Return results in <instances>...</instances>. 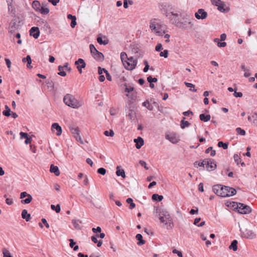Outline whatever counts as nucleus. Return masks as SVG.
<instances>
[{
  "label": "nucleus",
  "instance_id": "4d7b16f0",
  "mask_svg": "<svg viewBox=\"0 0 257 257\" xmlns=\"http://www.w3.org/2000/svg\"><path fill=\"white\" fill-rule=\"evenodd\" d=\"M124 86L126 87L124 90L125 92H126L129 93L130 92L133 91L134 89V88L133 87L131 86L130 87H127V85L126 84L124 85Z\"/></svg>",
  "mask_w": 257,
  "mask_h": 257
},
{
  "label": "nucleus",
  "instance_id": "603ef678",
  "mask_svg": "<svg viewBox=\"0 0 257 257\" xmlns=\"http://www.w3.org/2000/svg\"><path fill=\"white\" fill-rule=\"evenodd\" d=\"M210 1L213 5L216 7H218V6L222 2L221 0H210Z\"/></svg>",
  "mask_w": 257,
  "mask_h": 257
},
{
  "label": "nucleus",
  "instance_id": "f704fd0d",
  "mask_svg": "<svg viewBox=\"0 0 257 257\" xmlns=\"http://www.w3.org/2000/svg\"><path fill=\"white\" fill-rule=\"evenodd\" d=\"M127 116L130 120H134L135 118V112L133 110H130Z\"/></svg>",
  "mask_w": 257,
  "mask_h": 257
},
{
  "label": "nucleus",
  "instance_id": "69168bd1",
  "mask_svg": "<svg viewBox=\"0 0 257 257\" xmlns=\"http://www.w3.org/2000/svg\"><path fill=\"white\" fill-rule=\"evenodd\" d=\"M256 116L257 114L256 112H255L252 116H248V120L249 121H251L252 119H255L256 118Z\"/></svg>",
  "mask_w": 257,
  "mask_h": 257
},
{
  "label": "nucleus",
  "instance_id": "473e14b6",
  "mask_svg": "<svg viewBox=\"0 0 257 257\" xmlns=\"http://www.w3.org/2000/svg\"><path fill=\"white\" fill-rule=\"evenodd\" d=\"M152 198L153 200L161 201L163 199V196L157 194H154L152 195Z\"/></svg>",
  "mask_w": 257,
  "mask_h": 257
},
{
  "label": "nucleus",
  "instance_id": "774afa93",
  "mask_svg": "<svg viewBox=\"0 0 257 257\" xmlns=\"http://www.w3.org/2000/svg\"><path fill=\"white\" fill-rule=\"evenodd\" d=\"M20 135L21 139H23L24 138L26 139V138H27L28 137V134H27L26 133L21 132L20 133Z\"/></svg>",
  "mask_w": 257,
  "mask_h": 257
},
{
  "label": "nucleus",
  "instance_id": "338daca9",
  "mask_svg": "<svg viewBox=\"0 0 257 257\" xmlns=\"http://www.w3.org/2000/svg\"><path fill=\"white\" fill-rule=\"evenodd\" d=\"M63 67H64V69L68 71H70L71 70V68L69 66V64L68 63H65Z\"/></svg>",
  "mask_w": 257,
  "mask_h": 257
},
{
  "label": "nucleus",
  "instance_id": "f3484780",
  "mask_svg": "<svg viewBox=\"0 0 257 257\" xmlns=\"http://www.w3.org/2000/svg\"><path fill=\"white\" fill-rule=\"evenodd\" d=\"M52 131L54 132L55 130L57 131L56 135L58 136H59L62 134V128L59 125V124L57 123H54L52 125L51 127Z\"/></svg>",
  "mask_w": 257,
  "mask_h": 257
},
{
  "label": "nucleus",
  "instance_id": "8fccbe9b",
  "mask_svg": "<svg viewBox=\"0 0 257 257\" xmlns=\"http://www.w3.org/2000/svg\"><path fill=\"white\" fill-rule=\"evenodd\" d=\"M3 254L4 257H13L12 255H11L9 251L6 250V249L3 250Z\"/></svg>",
  "mask_w": 257,
  "mask_h": 257
},
{
  "label": "nucleus",
  "instance_id": "a18cd8bd",
  "mask_svg": "<svg viewBox=\"0 0 257 257\" xmlns=\"http://www.w3.org/2000/svg\"><path fill=\"white\" fill-rule=\"evenodd\" d=\"M104 135L106 136H110V137H113L114 135V133L112 130L108 131H105L104 132Z\"/></svg>",
  "mask_w": 257,
  "mask_h": 257
},
{
  "label": "nucleus",
  "instance_id": "c85d7f7f",
  "mask_svg": "<svg viewBox=\"0 0 257 257\" xmlns=\"http://www.w3.org/2000/svg\"><path fill=\"white\" fill-rule=\"evenodd\" d=\"M136 239L139 241L138 242L139 245H142L145 243V241L143 239V236L141 234H137L136 236Z\"/></svg>",
  "mask_w": 257,
  "mask_h": 257
},
{
  "label": "nucleus",
  "instance_id": "5701e85b",
  "mask_svg": "<svg viewBox=\"0 0 257 257\" xmlns=\"http://www.w3.org/2000/svg\"><path fill=\"white\" fill-rule=\"evenodd\" d=\"M50 172L55 174L56 176H59L60 175V171L57 166H54L52 164L50 166Z\"/></svg>",
  "mask_w": 257,
  "mask_h": 257
},
{
  "label": "nucleus",
  "instance_id": "f257e3e1",
  "mask_svg": "<svg viewBox=\"0 0 257 257\" xmlns=\"http://www.w3.org/2000/svg\"><path fill=\"white\" fill-rule=\"evenodd\" d=\"M150 28L157 36H163L165 33L164 25L158 19H154L150 21Z\"/></svg>",
  "mask_w": 257,
  "mask_h": 257
},
{
  "label": "nucleus",
  "instance_id": "ea45409f",
  "mask_svg": "<svg viewBox=\"0 0 257 257\" xmlns=\"http://www.w3.org/2000/svg\"><path fill=\"white\" fill-rule=\"evenodd\" d=\"M51 208L53 210H55L56 213H59L60 212L61 208L59 204H57L56 206L54 205H51Z\"/></svg>",
  "mask_w": 257,
  "mask_h": 257
},
{
  "label": "nucleus",
  "instance_id": "9d476101",
  "mask_svg": "<svg viewBox=\"0 0 257 257\" xmlns=\"http://www.w3.org/2000/svg\"><path fill=\"white\" fill-rule=\"evenodd\" d=\"M236 209L240 214H245L251 212V208L248 206L241 203L237 204Z\"/></svg>",
  "mask_w": 257,
  "mask_h": 257
},
{
  "label": "nucleus",
  "instance_id": "0e129e2a",
  "mask_svg": "<svg viewBox=\"0 0 257 257\" xmlns=\"http://www.w3.org/2000/svg\"><path fill=\"white\" fill-rule=\"evenodd\" d=\"M163 49V47H162V44H158L156 46V48H155V50L157 52H159L161 50H162Z\"/></svg>",
  "mask_w": 257,
  "mask_h": 257
},
{
  "label": "nucleus",
  "instance_id": "49530a36",
  "mask_svg": "<svg viewBox=\"0 0 257 257\" xmlns=\"http://www.w3.org/2000/svg\"><path fill=\"white\" fill-rule=\"evenodd\" d=\"M205 162H204V160L202 161L201 162H199L197 161H196L194 163V165L195 167H197L198 166L200 167H204L205 166Z\"/></svg>",
  "mask_w": 257,
  "mask_h": 257
},
{
  "label": "nucleus",
  "instance_id": "a19ab883",
  "mask_svg": "<svg viewBox=\"0 0 257 257\" xmlns=\"http://www.w3.org/2000/svg\"><path fill=\"white\" fill-rule=\"evenodd\" d=\"M190 125V123L188 121H185L184 120H182L181 121V127L182 128H184L186 127L189 126Z\"/></svg>",
  "mask_w": 257,
  "mask_h": 257
},
{
  "label": "nucleus",
  "instance_id": "39448f33",
  "mask_svg": "<svg viewBox=\"0 0 257 257\" xmlns=\"http://www.w3.org/2000/svg\"><path fill=\"white\" fill-rule=\"evenodd\" d=\"M169 6H168L166 4H162L160 6V9L162 12V13L166 16V17L169 19L172 20L173 19V16L177 17L179 16L178 13H175L173 12H170L169 10Z\"/></svg>",
  "mask_w": 257,
  "mask_h": 257
},
{
  "label": "nucleus",
  "instance_id": "20e7f679",
  "mask_svg": "<svg viewBox=\"0 0 257 257\" xmlns=\"http://www.w3.org/2000/svg\"><path fill=\"white\" fill-rule=\"evenodd\" d=\"M159 219L161 222L165 225L167 229L172 228L173 227L172 219L169 213L167 211H163L160 214Z\"/></svg>",
  "mask_w": 257,
  "mask_h": 257
},
{
  "label": "nucleus",
  "instance_id": "c03bdc74",
  "mask_svg": "<svg viewBox=\"0 0 257 257\" xmlns=\"http://www.w3.org/2000/svg\"><path fill=\"white\" fill-rule=\"evenodd\" d=\"M218 146L219 147H222L223 149H227L228 148V144L227 143H224L222 142H219L218 143Z\"/></svg>",
  "mask_w": 257,
  "mask_h": 257
},
{
  "label": "nucleus",
  "instance_id": "052dcab7",
  "mask_svg": "<svg viewBox=\"0 0 257 257\" xmlns=\"http://www.w3.org/2000/svg\"><path fill=\"white\" fill-rule=\"evenodd\" d=\"M139 163L141 166H144L146 170H149V168L147 166L146 162L143 160H140Z\"/></svg>",
  "mask_w": 257,
  "mask_h": 257
},
{
  "label": "nucleus",
  "instance_id": "1a4fd4ad",
  "mask_svg": "<svg viewBox=\"0 0 257 257\" xmlns=\"http://www.w3.org/2000/svg\"><path fill=\"white\" fill-rule=\"evenodd\" d=\"M240 231H241V236L242 237L252 239L256 237L255 234L251 230L245 229L244 230H241L240 229Z\"/></svg>",
  "mask_w": 257,
  "mask_h": 257
},
{
  "label": "nucleus",
  "instance_id": "b1692460",
  "mask_svg": "<svg viewBox=\"0 0 257 257\" xmlns=\"http://www.w3.org/2000/svg\"><path fill=\"white\" fill-rule=\"evenodd\" d=\"M74 227L77 229H80L81 226L80 224L82 223L81 221L79 219H73L72 221Z\"/></svg>",
  "mask_w": 257,
  "mask_h": 257
},
{
  "label": "nucleus",
  "instance_id": "58836bf2",
  "mask_svg": "<svg viewBox=\"0 0 257 257\" xmlns=\"http://www.w3.org/2000/svg\"><path fill=\"white\" fill-rule=\"evenodd\" d=\"M214 41L217 43V46L219 47H224L226 46V43L225 42H220L218 38L214 39Z\"/></svg>",
  "mask_w": 257,
  "mask_h": 257
},
{
  "label": "nucleus",
  "instance_id": "c756f323",
  "mask_svg": "<svg viewBox=\"0 0 257 257\" xmlns=\"http://www.w3.org/2000/svg\"><path fill=\"white\" fill-rule=\"evenodd\" d=\"M237 241L236 240H233L231 244L229 246L230 249H232L233 251H236L237 249Z\"/></svg>",
  "mask_w": 257,
  "mask_h": 257
},
{
  "label": "nucleus",
  "instance_id": "3c124183",
  "mask_svg": "<svg viewBox=\"0 0 257 257\" xmlns=\"http://www.w3.org/2000/svg\"><path fill=\"white\" fill-rule=\"evenodd\" d=\"M160 56L161 57H164L165 58H167L168 56V51L167 50H164L163 52H161L160 53Z\"/></svg>",
  "mask_w": 257,
  "mask_h": 257
},
{
  "label": "nucleus",
  "instance_id": "680f3d73",
  "mask_svg": "<svg viewBox=\"0 0 257 257\" xmlns=\"http://www.w3.org/2000/svg\"><path fill=\"white\" fill-rule=\"evenodd\" d=\"M174 253H176L178 255V256L179 257H182L183 256V254L182 253V252L176 249H174V250H173V251H172Z\"/></svg>",
  "mask_w": 257,
  "mask_h": 257
},
{
  "label": "nucleus",
  "instance_id": "c9c22d12",
  "mask_svg": "<svg viewBox=\"0 0 257 257\" xmlns=\"http://www.w3.org/2000/svg\"><path fill=\"white\" fill-rule=\"evenodd\" d=\"M127 58V56L126 53L123 52L120 53V59L123 63V65L125 64V62L126 61Z\"/></svg>",
  "mask_w": 257,
  "mask_h": 257
},
{
  "label": "nucleus",
  "instance_id": "72a5a7b5",
  "mask_svg": "<svg viewBox=\"0 0 257 257\" xmlns=\"http://www.w3.org/2000/svg\"><path fill=\"white\" fill-rule=\"evenodd\" d=\"M58 70H59V72L58 73V75L61 76H65L66 75V73L64 71V67L62 66H59Z\"/></svg>",
  "mask_w": 257,
  "mask_h": 257
},
{
  "label": "nucleus",
  "instance_id": "6ab92c4d",
  "mask_svg": "<svg viewBox=\"0 0 257 257\" xmlns=\"http://www.w3.org/2000/svg\"><path fill=\"white\" fill-rule=\"evenodd\" d=\"M134 142L136 143V147L138 149H140L144 144V140L140 137H139L137 139H135Z\"/></svg>",
  "mask_w": 257,
  "mask_h": 257
},
{
  "label": "nucleus",
  "instance_id": "09e8293b",
  "mask_svg": "<svg viewBox=\"0 0 257 257\" xmlns=\"http://www.w3.org/2000/svg\"><path fill=\"white\" fill-rule=\"evenodd\" d=\"M233 158H234V161L237 165H238L239 164V163L241 162V159H240V157L237 154H235L234 155Z\"/></svg>",
  "mask_w": 257,
  "mask_h": 257
},
{
  "label": "nucleus",
  "instance_id": "aec40b11",
  "mask_svg": "<svg viewBox=\"0 0 257 257\" xmlns=\"http://www.w3.org/2000/svg\"><path fill=\"white\" fill-rule=\"evenodd\" d=\"M97 41L99 44L104 45H106L109 43L108 40L105 36H104L103 38L102 37H98L97 38Z\"/></svg>",
  "mask_w": 257,
  "mask_h": 257
},
{
  "label": "nucleus",
  "instance_id": "412c9836",
  "mask_svg": "<svg viewBox=\"0 0 257 257\" xmlns=\"http://www.w3.org/2000/svg\"><path fill=\"white\" fill-rule=\"evenodd\" d=\"M75 64L79 67L80 68H84L86 66V63L83 59L79 58L75 62Z\"/></svg>",
  "mask_w": 257,
  "mask_h": 257
},
{
  "label": "nucleus",
  "instance_id": "dca6fc26",
  "mask_svg": "<svg viewBox=\"0 0 257 257\" xmlns=\"http://www.w3.org/2000/svg\"><path fill=\"white\" fill-rule=\"evenodd\" d=\"M165 138L173 144H177L179 141V139L175 134L166 135Z\"/></svg>",
  "mask_w": 257,
  "mask_h": 257
},
{
  "label": "nucleus",
  "instance_id": "5fc2aeb1",
  "mask_svg": "<svg viewBox=\"0 0 257 257\" xmlns=\"http://www.w3.org/2000/svg\"><path fill=\"white\" fill-rule=\"evenodd\" d=\"M143 106L146 107L148 109L151 110V105L148 101H146L143 103Z\"/></svg>",
  "mask_w": 257,
  "mask_h": 257
},
{
  "label": "nucleus",
  "instance_id": "bb28decb",
  "mask_svg": "<svg viewBox=\"0 0 257 257\" xmlns=\"http://www.w3.org/2000/svg\"><path fill=\"white\" fill-rule=\"evenodd\" d=\"M117 171L116 172V174L118 176H121L123 178H125V172L123 169H120L119 167L117 166Z\"/></svg>",
  "mask_w": 257,
  "mask_h": 257
},
{
  "label": "nucleus",
  "instance_id": "79ce46f5",
  "mask_svg": "<svg viewBox=\"0 0 257 257\" xmlns=\"http://www.w3.org/2000/svg\"><path fill=\"white\" fill-rule=\"evenodd\" d=\"M6 109L3 112V114L6 116H10L11 115L10 108L8 106H6Z\"/></svg>",
  "mask_w": 257,
  "mask_h": 257
},
{
  "label": "nucleus",
  "instance_id": "6e6552de",
  "mask_svg": "<svg viewBox=\"0 0 257 257\" xmlns=\"http://www.w3.org/2000/svg\"><path fill=\"white\" fill-rule=\"evenodd\" d=\"M89 48L94 58L98 61H101L103 59V55L102 53L98 51L93 44L89 45Z\"/></svg>",
  "mask_w": 257,
  "mask_h": 257
},
{
  "label": "nucleus",
  "instance_id": "de8ad7c7",
  "mask_svg": "<svg viewBox=\"0 0 257 257\" xmlns=\"http://www.w3.org/2000/svg\"><path fill=\"white\" fill-rule=\"evenodd\" d=\"M147 80L150 83L156 82L158 80L157 78L156 77L153 78L152 76H149L147 78Z\"/></svg>",
  "mask_w": 257,
  "mask_h": 257
},
{
  "label": "nucleus",
  "instance_id": "9b49d317",
  "mask_svg": "<svg viewBox=\"0 0 257 257\" xmlns=\"http://www.w3.org/2000/svg\"><path fill=\"white\" fill-rule=\"evenodd\" d=\"M204 162H205V166L206 170L208 171L214 170L216 168V165L215 161L211 159H207L204 160Z\"/></svg>",
  "mask_w": 257,
  "mask_h": 257
},
{
  "label": "nucleus",
  "instance_id": "0eeeda50",
  "mask_svg": "<svg viewBox=\"0 0 257 257\" xmlns=\"http://www.w3.org/2000/svg\"><path fill=\"white\" fill-rule=\"evenodd\" d=\"M236 191L233 188L228 186H223V191H222V197H228L236 194Z\"/></svg>",
  "mask_w": 257,
  "mask_h": 257
},
{
  "label": "nucleus",
  "instance_id": "4be33fe9",
  "mask_svg": "<svg viewBox=\"0 0 257 257\" xmlns=\"http://www.w3.org/2000/svg\"><path fill=\"white\" fill-rule=\"evenodd\" d=\"M22 61L24 63H27V66L28 68H32V66L31 65L32 63L31 58L30 55H27L26 57L23 58Z\"/></svg>",
  "mask_w": 257,
  "mask_h": 257
},
{
  "label": "nucleus",
  "instance_id": "ddd939ff",
  "mask_svg": "<svg viewBox=\"0 0 257 257\" xmlns=\"http://www.w3.org/2000/svg\"><path fill=\"white\" fill-rule=\"evenodd\" d=\"M207 16V13L203 9H199L197 12L195 13V17L198 20L205 19Z\"/></svg>",
  "mask_w": 257,
  "mask_h": 257
},
{
  "label": "nucleus",
  "instance_id": "37998d69",
  "mask_svg": "<svg viewBox=\"0 0 257 257\" xmlns=\"http://www.w3.org/2000/svg\"><path fill=\"white\" fill-rule=\"evenodd\" d=\"M235 131L238 134L241 136H244L245 135V131L244 130L241 129L240 127H237Z\"/></svg>",
  "mask_w": 257,
  "mask_h": 257
},
{
  "label": "nucleus",
  "instance_id": "f03ea898",
  "mask_svg": "<svg viewBox=\"0 0 257 257\" xmlns=\"http://www.w3.org/2000/svg\"><path fill=\"white\" fill-rule=\"evenodd\" d=\"M63 102L67 106L75 109L79 108L83 104L81 101L77 99L71 94H67L64 96Z\"/></svg>",
  "mask_w": 257,
  "mask_h": 257
},
{
  "label": "nucleus",
  "instance_id": "e2e57ef3",
  "mask_svg": "<svg viewBox=\"0 0 257 257\" xmlns=\"http://www.w3.org/2000/svg\"><path fill=\"white\" fill-rule=\"evenodd\" d=\"M233 96L235 97H241L242 96V93L240 92L234 91Z\"/></svg>",
  "mask_w": 257,
  "mask_h": 257
},
{
  "label": "nucleus",
  "instance_id": "a878e982",
  "mask_svg": "<svg viewBox=\"0 0 257 257\" xmlns=\"http://www.w3.org/2000/svg\"><path fill=\"white\" fill-rule=\"evenodd\" d=\"M200 119L204 122H207L209 121L211 118V116L210 114L205 115L203 113L200 114L199 115Z\"/></svg>",
  "mask_w": 257,
  "mask_h": 257
},
{
  "label": "nucleus",
  "instance_id": "2eb2a0df",
  "mask_svg": "<svg viewBox=\"0 0 257 257\" xmlns=\"http://www.w3.org/2000/svg\"><path fill=\"white\" fill-rule=\"evenodd\" d=\"M30 35L35 39H37L40 36V30L38 27H33L30 30Z\"/></svg>",
  "mask_w": 257,
  "mask_h": 257
},
{
  "label": "nucleus",
  "instance_id": "13d9d810",
  "mask_svg": "<svg viewBox=\"0 0 257 257\" xmlns=\"http://www.w3.org/2000/svg\"><path fill=\"white\" fill-rule=\"evenodd\" d=\"M29 195H30V194L27 193L26 192H23L20 194V198L23 199L25 197H27Z\"/></svg>",
  "mask_w": 257,
  "mask_h": 257
},
{
  "label": "nucleus",
  "instance_id": "7c9ffc66",
  "mask_svg": "<svg viewBox=\"0 0 257 257\" xmlns=\"http://www.w3.org/2000/svg\"><path fill=\"white\" fill-rule=\"evenodd\" d=\"M185 84L187 87H189V90L190 91L196 92L197 89L194 88L195 85L191 83L185 82Z\"/></svg>",
  "mask_w": 257,
  "mask_h": 257
},
{
  "label": "nucleus",
  "instance_id": "864d4df0",
  "mask_svg": "<svg viewBox=\"0 0 257 257\" xmlns=\"http://www.w3.org/2000/svg\"><path fill=\"white\" fill-rule=\"evenodd\" d=\"M97 172L98 173L104 175L106 173V170L103 168H100L97 170Z\"/></svg>",
  "mask_w": 257,
  "mask_h": 257
},
{
  "label": "nucleus",
  "instance_id": "7ed1b4c3",
  "mask_svg": "<svg viewBox=\"0 0 257 257\" xmlns=\"http://www.w3.org/2000/svg\"><path fill=\"white\" fill-rule=\"evenodd\" d=\"M183 21L182 22H178L177 20L174 19V23L179 27L183 30H188L191 29L193 26V21L194 19L190 18L188 15H186L183 18Z\"/></svg>",
  "mask_w": 257,
  "mask_h": 257
},
{
  "label": "nucleus",
  "instance_id": "6e6d98bb",
  "mask_svg": "<svg viewBox=\"0 0 257 257\" xmlns=\"http://www.w3.org/2000/svg\"><path fill=\"white\" fill-rule=\"evenodd\" d=\"M98 69V72L99 75H102L103 73H105V72H107V71L105 68H102L100 67H99Z\"/></svg>",
  "mask_w": 257,
  "mask_h": 257
},
{
  "label": "nucleus",
  "instance_id": "393cba45",
  "mask_svg": "<svg viewBox=\"0 0 257 257\" xmlns=\"http://www.w3.org/2000/svg\"><path fill=\"white\" fill-rule=\"evenodd\" d=\"M22 217L25 219L27 221H28L30 219V214L28 213V211L26 209H24L22 212Z\"/></svg>",
  "mask_w": 257,
  "mask_h": 257
},
{
  "label": "nucleus",
  "instance_id": "4468645a",
  "mask_svg": "<svg viewBox=\"0 0 257 257\" xmlns=\"http://www.w3.org/2000/svg\"><path fill=\"white\" fill-rule=\"evenodd\" d=\"M212 190L217 195L221 197L220 193H222V191H223V186L220 184L215 185L212 187Z\"/></svg>",
  "mask_w": 257,
  "mask_h": 257
},
{
  "label": "nucleus",
  "instance_id": "e433bc0d",
  "mask_svg": "<svg viewBox=\"0 0 257 257\" xmlns=\"http://www.w3.org/2000/svg\"><path fill=\"white\" fill-rule=\"evenodd\" d=\"M38 12H40L42 14L47 15L49 12V9L48 8L41 7Z\"/></svg>",
  "mask_w": 257,
  "mask_h": 257
},
{
  "label": "nucleus",
  "instance_id": "2f4dec72",
  "mask_svg": "<svg viewBox=\"0 0 257 257\" xmlns=\"http://www.w3.org/2000/svg\"><path fill=\"white\" fill-rule=\"evenodd\" d=\"M32 199L33 197L30 195H29V196H28L26 199L22 200L21 202L22 204H27L30 203L32 201Z\"/></svg>",
  "mask_w": 257,
  "mask_h": 257
},
{
  "label": "nucleus",
  "instance_id": "f8f14e48",
  "mask_svg": "<svg viewBox=\"0 0 257 257\" xmlns=\"http://www.w3.org/2000/svg\"><path fill=\"white\" fill-rule=\"evenodd\" d=\"M70 131L78 142H80L81 143H83L80 136V131L78 127L71 126L70 127Z\"/></svg>",
  "mask_w": 257,
  "mask_h": 257
},
{
  "label": "nucleus",
  "instance_id": "a211bd4d",
  "mask_svg": "<svg viewBox=\"0 0 257 257\" xmlns=\"http://www.w3.org/2000/svg\"><path fill=\"white\" fill-rule=\"evenodd\" d=\"M217 10L221 13H227L229 11V8L226 7L225 3L222 1L218 6Z\"/></svg>",
  "mask_w": 257,
  "mask_h": 257
},
{
  "label": "nucleus",
  "instance_id": "423d86ee",
  "mask_svg": "<svg viewBox=\"0 0 257 257\" xmlns=\"http://www.w3.org/2000/svg\"><path fill=\"white\" fill-rule=\"evenodd\" d=\"M138 60L133 57L128 58L123 65L126 69L128 70H133L134 69L137 64Z\"/></svg>",
  "mask_w": 257,
  "mask_h": 257
},
{
  "label": "nucleus",
  "instance_id": "bf43d9fd",
  "mask_svg": "<svg viewBox=\"0 0 257 257\" xmlns=\"http://www.w3.org/2000/svg\"><path fill=\"white\" fill-rule=\"evenodd\" d=\"M92 230L94 233L100 232L101 228L100 227L97 226L96 228H92Z\"/></svg>",
  "mask_w": 257,
  "mask_h": 257
},
{
  "label": "nucleus",
  "instance_id": "4c0bfd02",
  "mask_svg": "<svg viewBox=\"0 0 257 257\" xmlns=\"http://www.w3.org/2000/svg\"><path fill=\"white\" fill-rule=\"evenodd\" d=\"M126 202L130 204V207H129V208L131 209H132L133 208H135V206H136V205L134 203H133V200L132 198H128L126 200Z\"/></svg>",
  "mask_w": 257,
  "mask_h": 257
},
{
  "label": "nucleus",
  "instance_id": "cd10ccee",
  "mask_svg": "<svg viewBox=\"0 0 257 257\" xmlns=\"http://www.w3.org/2000/svg\"><path fill=\"white\" fill-rule=\"evenodd\" d=\"M41 4L38 1H34L32 3V7L36 11H39L41 8Z\"/></svg>",
  "mask_w": 257,
  "mask_h": 257
}]
</instances>
